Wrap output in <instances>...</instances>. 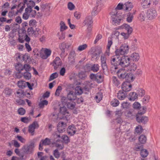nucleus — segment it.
I'll return each mask as SVG.
<instances>
[{"label":"nucleus","instance_id":"obj_22","mask_svg":"<svg viewBox=\"0 0 160 160\" xmlns=\"http://www.w3.org/2000/svg\"><path fill=\"white\" fill-rule=\"evenodd\" d=\"M151 2V0H142L141 4L143 8H146L149 6Z\"/></svg>","mask_w":160,"mask_h":160},{"label":"nucleus","instance_id":"obj_43","mask_svg":"<svg viewBox=\"0 0 160 160\" xmlns=\"http://www.w3.org/2000/svg\"><path fill=\"white\" fill-rule=\"evenodd\" d=\"M66 42H63L61 43L60 45V48L62 51V53H64L65 52V50L66 49Z\"/></svg>","mask_w":160,"mask_h":160},{"label":"nucleus","instance_id":"obj_57","mask_svg":"<svg viewBox=\"0 0 160 160\" xmlns=\"http://www.w3.org/2000/svg\"><path fill=\"white\" fill-rule=\"evenodd\" d=\"M18 111V113L21 115H24L26 112L25 110L22 108H19Z\"/></svg>","mask_w":160,"mask_h":160},{"label":"nucleus","instance_id":"obj_11","mask_svg":"<svg viewBox=\"0 0 160 160\" xmlns=\"http://www.w3.org/2000/svg\"><path fill=\"white\" fill-rule=\"evenodd\" d=\"M38 127L39 125L38 122L36 121L34 122L29 126L28 131L33 136L34 134L35 129L38 128Z\"/></svg>","mask_w":160,"mask_h":160},{"label":"nucleus","instance_id":"obj_2","mask_svg":"<svg viewBox=\"0 0 160 160\" xmlns=\"http://www.w3.org/2000/svg\"><path fill=\"white\" fill-rule=\"evenodd\" d=\"M129 49V47L128 45L123 44L116 50L115 52L117 55H124L128 53Z\"/></svg>","mask_w":160,"mask_h":160},{"label":"nucleus","instance_id":"obj_28","mask_svg":"<svg viewBox=\"0 0 160 160\" xmlns=\"http://www.w3.org/2000/svg\"><path fill=\"white\" fill-rule=\"evenodd\" d=\"M137 65L134 63H132L130 64L129 67L128 68V71L133 72L135 71L137 69ZM126 68H127V67Z\"/></svg>","mask_w":160,"mask_h":160},{"label":"nucleus","instance_id":"obj_48","mask_svg":"<svg viewBox=\"0 0 160 160\" xmlns=\"http://www.w3.org/2000/svg\"><path fill=\"white\" fill-rule=\"evenodd\" d=\"M121 105L123 108L127 109L129 108L130 104L127 102H124L122 103Z\"/></svg>","mask_w":160,"mask_h":160},{"label":"nucleus","instance_id":"obj_30","mask_svg":"<svg viewBox=\"0 0 160 160\" xmlns=\"http://www.w3.org/2000/svg\"><path fill=\"white\" fill-rule=\"evenodd\" d=\"M26 83L25 81L20 80L18 81V85L19 88H23L26 86Z\"/></svg>","mask_w":160,"mask_h":160},{"label":"nucleus","instance_id":"obj_42","mask_svg":"<svg viewBox=\"0 0 160 160\" xmlns=\"http://www.w3.org/2000/svg\"><path fill=\"white\" fill-rule=\"evenodd\" d=\"M61 138L63 142L65 143H68L70 142L68 137L66 135H64L62 136Z\"/></svg>","mask_w":160,"mask_h":160},{"label":"nucleus","instance_id":"obj_34","mask_svg":"<svg viewBox=\"0 0 160 160\" xmlns=\"http://www.w3.org/2000/svg\"><path fill=\"white\" fill-rule=\"evenodd\" d=\"M83 92V90L80 86L77 87L75 89V93L77 95H80Z\"/></svg>","mask_w":160,"mask_h":160},{"label":"nucleus","instance_id":"obj_61","mask_svg":"<svg viewBox=\"0 0 160 160\" xmlns=\"http://www.w3.org/2000/svg\"><path fill=\"white\" fill-rule=\"evenodd\" d=\"M150 97L148 95H145L144 98L142 99L143 102L145 103H146L149 102L150 99Z\"/></svg>","mask_w":160,"mask_h":160},{"label":"nucleus","instance_id":"obj_32","mask_svg":"<svg viewBox=\"0 0 160 160\" xmlns=\"http://www.w3.org/2000/svg\"><path fill=\"white\" fill-rule=\"evenodd\" d=\"M15 67L16 70L19 72H21L23 69V66L19 62L16 64Z\"/></svg>","mask_w":160,"mask_h":160},{"label":"nucleus","instance_id":"obj_24","mask_svg":"<svg viewBox=\"0 0 160 160\" xmlns=\"http://www.w3.org/2000/svg\"><path fill=\"white\" fill-rule=\"evenodd\" d=\"M138 96L136 92H131L129 94L128 97L130 100L134 101L138 98Z\"/></svg>","mask_w":160,"mask_h":160},{"label":"nucleus","instance_id":"obj_45","mask_svg":"<svg viewBox=\"0 0 160 160\" xmlns=\"http://www.w3.org/2000/svg\"><path fill=\"white\" fill-rule=\"evenodd\" d=\"M41 142H42V145H49L50 143V140L47 138L44 140H42Z\"/></svg>","mask_w":160,"mask_h":160},{"label":"nucleus","instance_id":"obj_10","mask_svg":"<svg viewBox=\"0 0 160 160\" xmlns=\"http://www.w3.org/2000/svg\"><path fill=\"white\" fill-rule=\"evenodd\" d=\"M34 144L33 143H32L28 145L25 146L23 148V151L24 153L27 154H30L32 153Z\"/></svg>","mask_w":160,"mask_h":160},{"label":"nucleus","instance_id":"obj_17","mask_svg":"<svg viewBox=\"0 0 160 160\" xmlns=\"http://www.w3.org/2000/svg\"><path fill=\"white\" fill-rule=\"evenodd\" d=\"M76 128L74 125L69 126L67 130V132L70 135L72 136L75 134L76 131Z\"/></svg>","mask_w":160,"mask_h":160},{"label":"nucleus","instance_id":"obj_52","mask_svg":"<svg viewBox=\"0 0 160 160\" xmlns=\"http://www.w3.org/2000/svg\"><path fill=\"white\" fill-rule=\"evenodd\" d=\"M23 76L26 79L29 80L31 78V75L30 72H26L23 74Z\"/></svg>","mask_w":160,"mask_h":160},{"label":"nucleus","instance_id":"obj_38","mask_svg":"<svg viewBox=\"0 0 160 160\" xmlns=\"http://www.w3.org/2000/svg\"><path fill=\"white\" fill-rule=\"evenodd\" d=\"M112 81L114 85L116 86H118L120 84L119 81L115 77L113 76L112 77Z\"/></svg>","mask_w":160,"mask_h":160},{"label":"nucleus","instance_id":"obj_41","mask_svg":"<svg viewBox=\"0 0 160 160\" xmlns=\"http://www.w3.org/2000/svg\"><path fill=\"white\" fill-rule=\"evenodd\" d=\"M140 154L142 157H146L148 155V152L146 149H142L141 150Z\"/></svg>","mask_w":160,"mask_h":160},{"label":"nucleus","instance_id":"obj_18","mask_svg":"<svg viewBox=\"0 0 160 160\" xmlns=\"http://www.w3.org/2000/svg\"><path fill=\"white\" fill-rule=\"evenodd\" d=\"M120 28L125 29L127 31V32L129 33H131L132 31V28L127 24H123L120 26Z\"/></svg>","mask_w":160,"mask_h":160},{"label":"nucleus","instance_id":"obj_33","mask_svg":"<svg viewBox=\"0 0 160 160\" xmlns=\"http://www.w3.org/2000/svg\"><path fill=\"white\" fill-rule=\"evenodd\" d=\"M101 9L100 7H99L98 6L95 7L92 12V15L95 16L98 14L100 11Z\"/></svg>","mask_w":160,"mask_h":160},{"label":"nucleus","instance_id":"obj_19","mask_svg":"<svg viewBox=\"0 0 160 160\" xmlns=\"http://www.w3.org/2000/svg\"><path fill=\"white\" fill-rule=\"evenodd\" d=\"M36 31H34L32 28H30L28 29V34L31 36H37V35L38 34V29L36 28Z\"/></svg>","mask_w":160,"mask_h":160},{"label":"nucleus","instance_id":"obj_35","mask_svg":"<svg viewBox=\"0 0 160 160\" xmlns=\"http://www.w3.org/2000/svg\"><path fill=\"white\" fill-rule=\"evenodd\" d=\"M137 95L140 97H142L145 93V91L142 88H139L137 91Z\"/></svg>","mask_w":160,"mask_h":160},{"label":"nucleus","instance_id":"obj_55","mask_svg":"<svg viewBox=\"0 0 160 160\" xmlns=\"http://www.w3.org/2000/svg\"><path fill=\"white\" fill-rule=\"evenodd\" d=\"M30 119V118L27 117H24L21 118V122L24 123H28L29 122Z\"/></svg>","mask_w":160,"mask_h":160},{"label":"nucleus","instance_id":"obj_39","mask_svg":"<svg viewBox=\"0 0 160 160\" xmlns=\"http://www.w3.org/2000/svg\"><path fill=\"white\" fill-rule=\"evenodd\" d=\"M48 102L46 100H44L41 101L39 103V106L41 108H43L44 105H47Z\"/></svg>","mask_w":160,"mask_h":160},{"label":"nucleus","instance_id":"obj_63","mask_svg":"<svg viewBox=\"0 0 160 160\" xmlns=\"http://www.w3.org/2000/svg\"><path fill=\"white\" fill-rule=\"evenodd\" d=\"M35 3L32 0L29 1V2L27 3V8H31L35 5Z\"/></svg>","mask_w":160,"mask_h":160},{"label":"nucleus","instance_id":"obj_15","mask_svg":"<svg viewBox=\"0 0 160 160\" xmlns=\"http://www.w3.org/2000/svg\"><path fill=\"white\" fill-rule=\"evenodd\" d=\"M66 126V123L62 122H59L57 126V129L59 132L62 133L65 131V129Z\"/></svg>","mask_w":160,"mask_h":160},{"label":"nucleus","instance_id":"obj_50","mask_svg":"<svg viewBox=\"0 0 160 160\" xmlns=\"http://www.w3.org/2000/svg\"><path fill=\"white\" fill-rule=\"evenodd\" d=\"M75 103L74 102H68L67 103V106L68 108L71 109L74 108Z\"/></svg>","mask_w":160,"mask_h":160},{"label":"nucleus","instance_id":"obj_7","mask_svg":"<svg viewBox=\"0 0 160 160\" xmlns=\"http://www.w3.org/2000/svg\"><path fill=\"white\" fill-rule=\"evenodd\" d=\"M68 114V112L67 111V108L66 107L64 106H63L62 107H61L60 108L59 111V113L58 115H57V114L55 115L54 114L53 115V119H55L56 117H57V118H56V119H58V118H59L60 119H62L64 118V117H63L62 118H61L59 116L60 115H66V116H67Z\"/></svg>","mask_w":160,"mask_h":160},{"label":"nucleus","instance_id":"obj_58","mask_svg":"<svg viewBox=\"0 0 160 160\" xmlns=\"http://www.w3.org/2000/svg\"><path fill=\"white\" fill-rule=\"evenodd\" d=\"M60 30L61 31L65 30L67 28V27L65 26L64 23L63 22H61L60 23Z\"/></svg>","mask_w":160,"mask_h":160},{"label":"nucleus","instance_id":"obj_29","mask_svg":"<svg viewBox=\"0 0 160 160\" xmlns=\"http://www.w3.org/2000/svg\"><path fill=\"white\" fill-rule=\"evenodd\" d=\"M139 142L141 144H145L147 141V138L143 135H141L138 138Z\"/></svg>","mask_w":160,"mask_h":160},{"label":"nucleus","instance_id":"obj_3","mask_svg":"<svg viewBox=\"0 0 160 160\" xmlns=\"http://www.w3.org/2000/svg\"><path fill=\"white\" fill-rule=\"evenodd\" d=\"M36 15L35 10H32L31 8H27L25 9V12L23 14L22 18L24 20L28 19L29 17H34Z\"/></svg>","mask_w":160,"mask_h":160},{"label":"nucleus","instance_id":"obj_5","mask_svg":"<svg viewBox=\"0 0 160 160\" xmlns=\"http://www.w3.org/2000/svg\"><path fill=\"white\" fill-rule=\"evenodd\" d=\"M130 60L128 56H123L118 59L119 65L126 68L130 64Z\"/></svg>","mask_w":160,"mask_h":160},{"label":"nucleus","instance_id":"obj_49","mask_svg":"<svg viewBox=\"0 0 160 160\" xmlns=\"http://www.w3.org/2000/svg\"><path fill=\"white\" fill-rule=\"evenodd\" d=\"M142 129L141 125H138L135 128V132L137 133H140L142 132Z\"/></svg>","mask_w":160,"mask_h":160},{"label":"nucleus","instance_id":"obj_37","mask_svg":"<svg viewBox=\"0 0 160 160\" xmlns=\"http://www.w3.org/2000/svg\"><path fill=\"white\" fill-rule=\"evenodd\" d=\"M99 66L97 64L92 65L91 67V70L94 72H97L99 70Z\"/></svg>","mask_w":160,"mask_h":160},{"label":"nucleus","instance_id":"obj_23","mask_svg":"<svg viewBox=\"0 0 160 160\" xmlns=\"http://www.w3.org/2000/svg\"><path fill=\"white\" fill-rule=\"evenodd\" d=\"M117 98L120 100H123L126 97V95L125 93L120 91L117 93Z\"/></svg>","mask_w":160,"mask_h":160},{"label":"nucleus","instance_id":"obj_51","mask_svg":"<svg viewBox=\"0 0 160 160\" xmlns=\"http://www.w3.org/2000/svg\"><path fill=\"white\" fill-rule=\"evenodd\" d=\"M62 89V88L61 86H58L56 89L55 92V95L56 96H58L60 94V93L61 92Z\"/></svg>","mask_w":160,"mask_h":160},{"label":"nucleus","instance_id":"obj_14","mask_svg":"<svg viewBox=\"0 0 160 160\" xmlns=\"http://www.w3.org/2000/svg\"><path fill=\"white\" fill-rule=\"evenodd\" d=\"M100 59L102 67L103 72H104V71L106 70L107 69V66L106 62L107 58L105 55H102L101 56Z\"/></svg>","mask_w":160,"mask_h":160},{"label":"nucleus","instance_id":"obj_13","mask_svg":"<svg viewBox=\"0 0 160 160\" xmlns=\"http://www.w3.org/2000/svg\"><path fill=\"white\" fill-rule=\"evenodd\" d=\"M118 55H117L116 54L115 55L113 56L111 58V64L113 65L114 67V69H117V65H119V61H118V59H119V58L118 57Z\"/></svg>","mask_w":160,"mask_h":160},{"label":"nucleus","instance_id":"obj_1","mask_svg":"<svg viewBox=\"0 0 160 160\" xmlns=\"http://www.w3.org/2000/svg\"><path fill=\"white\" fill-rule=\"evenodd\" d=\"M110 15L112 24L116 26L119 25L122 18V13L112 11Z\"/></svg>","mask_w":160,"mask_h":160},{"label":"nucleus","instance_id":"obj_26","mask_svg":"<svg viewBox=\"0 0 160 160\" xmlns=\"http://www.w3.org/2000/svg\"><path fill=\"white\" fill-rule=\"evenodd\" d=\"M137 120L139 123H145L148 121V119L147 117L142 116L140 117H137Z\"/></svg>","mask_w":160,"mask_h":160},{"label":"nucleus","instance_id":"obj_64","mask_svg":"<svg viewBox=\"0 0 160 160\" xmlns=\"http://www.w3.org/2000/svg\"><path fill=\"white\" fill-rule=\"evenodd\" d=\"M126 116L128 117L133 118L134 115H133V113L130 111H128L126 113Z\"/></svg>","mask_w":160,"mask_h":160},{"label":"nucleus","instance_id":"obj_36","mask_svg":"<svg viewBox=\"0 0 160 160\" xmlns=\"http://www.w3.org/2000/svg\"><path fill=\"white\" fill-rule=\"evenodd\" d=\"M123 5L122 4L119 3L117 7L114 9H113L112 11L117 12V13H119L118 10H121L123 8Z\"/></svg>","mask_w":160,"mask_h":160},{"label":"nucleus","instance_id":"obj_44","mask_svg":"<svg viewBox=\"0 0 160 160\" xmlns=\"http://www.w3.org/2000/svg\"><path fill=\"white\" fill-rule=\"evenodd\" d=\"M57 36L59 39L61 40L64 39L65 38V34L63 32H58L57 34Z\"/></svg>","mask_w":160,"mask_h":160},{"label":"nucleus","instance_id":"obj_21","mask_svg":"<svg viewBox=\"0 0 160 160\" xmlns=\"http://www.w3.org/2000/svg\"><path fill=\"white\" fill-rule=\"evenodd\" d=\"M76 94L73 91H70L67 95L68 99L70 100H75L76 98Z\"/></svg>","mask_w":160,"mask_h":160},{"label":"nucleus","instance_id":"obj_27","mask_svg":"<svg viewBox=\"0 0 160 160\" xmlns=\"http://www.w3.org/2000/svg\"><path fill=\"white\" fill-rule=\"evenodd\" d=\"M103 74L100 73H98L96 74L95 80L98 83L101 82L103 81Z\"/></svg>","mask_w":160,"mask_h":160},{"label":"nucleus","instance_id":"obj_20","mask_svg":"<svg viewBox=\"0 0 160 160\" xmlns=\"http://www.w3.org/2000/svg\"><path fill=\"white\" fill-rule=\"evenodd\" d=\"M132 7V3L129 2L125 3L123 5V8L126 10L130 11Z\"/></svg>","mask_w":160,"mask_h":160},{"label":"nucleus","instance_id":"obj_25","mask_svg":"<svg viewBox=\"0 0 160 160\" xmlns=\"http://www.w3.org/2000/svg\"><path fill=\"white\" fill-rule=\"evenodd\" d=\"M130 58L134 61H137L139 58V55L138 53L133 52L130 54Z\"/></svg>","mask_w":160,"mask_h":160},{"label":"nucleus","instance_id":"obj_4","mask_svg":"<svg viewBox=\"0 0 160 160\" xmlns=\"http://www.w3.org/2000/svg\"><path fill=\"white\" fill-rule=\"evenodd\" d=\"M128 68H122L118 71L117 72L118 77L122 79L125 78L128 80L131 78V74L128 72Z\"/></svg>","mask_w":160,"mask_h":160},{"label":"nucleus","instance_id":"obj_31","mask_svg":"<svg viewBox=\"0 0 160 160\" xmlns=\"http://www.w3.org/2000/svg\"><path fill=\"white\" fill-rule=\"evenodd\" d=\"M102 93L101 92H99L96 95L95 99L97 102H99L102 99Z\"/></svg>","mask_w":160,"mask_h":160},{"label":"nucleus","instance_id":"obj_60","mask_svg":"<svg viewBox=\"0 0 160 160\" xmlns=\"http://www.w3.org/2000/svg\"><path fill=\"white\" fill-rule=\"evenodd\" d=\"M53 155L56 158H58L60 156V154L57 149H56L53 151Z\"/></svg>","mask_w":160,"mask_h":160},{"label":"nucleus","instance_id":"obj_53","mask_svg":"<svg viewBox=\"0 0 160 160\" xmlns=\"http://www.w3.org/2000/svg\"><path fill=\"white\" fill-rule=\"evenodd\" d=\"M58 74L57 72H55L52 74L50 77L49 81H51L53 80L58 77Z\"/></svg>","mask_w":160,"mask_h":160},{"label":"nucleus","instance_id":"obj_62","mask_svg":"<svg viewBox=\"0 0 160 160\" xmlns=\"http://www.w3.org/2000/svg\"><path fill=\"white\" fill-rule=\"evenodd\" d=\"M74 17L77 19H79L80 18L81 14V13L78 12H75L74 13Z\"/></svg>","mask_w":160,"mask_h":160},{"label":"nucleus","instance_id":"obj_40","mask_svg":"<svg viewBox=\"0 0 160 160\" xmlns=\"http://www.w3.org/2000/svg\"><path fill=\"white\" fill-rule=\"evenodd\" d=\"M111 103L113 107H116L119 105V102L118 100L114 99L111 102Z\"/></svg>","mask_w":160,"mask_h":160},{"label":"nucleus","instance_id":"obj_9","mask_svg":"<svg viewBox=\"0 0 160 160\" xmlns=\"http://www.w3.org/2000/svg\"><path fill=\"white\" fill-rule=\"evenodd\" d=\"M147 18L150 20L154 18L157 16V12L156 9L152 8L148 9L147 12Z\"/></svg>","mask_w":160,"mask_h":160},{"label":"nucleus","instance_id":"obj_6","mask_svg":"<svg viewBox=\"0 0 160 160\" xmlns=\"http://www.w3.org/2000/svg\"><path fill=\"white\" fill-rule=\"evenodd\" d=\"M51 50L47 48H42L40 53V57L43 59H46L51 55Z\"/></svg>","mask_w":160,"mask_h":160},{"label":"nucleus","instance_id":"obj_56","mask_svg":"<svg viewBox=\"0 0 160 160\" xmlns=\"http://www.w3.org/2000/svg\"><path fill=\"white\" fill-rule=\"evenodd\" d=\"M12 92V90L9 88H6L4 91V93L6 95L9 96Z\"/></svg>","mask_w":160,"mask_h":160},{"label":"nucleus","instance_id":"obj_12","mask_svg":"<svg viewBox=\"0 0 160 160\" xmlns=\"http://www.w3.org/2000/svg\"><path fill=\"white\" fill-rule=\"evenodd\" d=\"M55 69H57L61 66L62 62L60 58L58 57H56L52 63Z\"/></svg>","mask_w":160,"mask_h":160},{"label":"nucleus","instance_id":"obj_59","mask_svg":"<svg viewBox=\"0 0 160 160\" xmlns=\"http://www.w3.org/2000/svg\"><path fill=\"white\" fill-rule=\"evenodd\" d=\"M101 51H99L98 53H94L92 56V58H94L95 59H97L99 57V54L101 52Z\"/></svg>","mask_w":160,"mask_h":160},{"label":"nucleus","instance_id":"obj_46","mask_svg":"<svg viewBox=\"0 0 160 160\" xmlns=\"http://www.w3.org/2000/svg\"><path fill=\"white\" fill-rule=\"evenodd\" d=\"M145 13L142 12L139 14V18L141 21H143L145 20Z\"/></svg>","mask_w":160,"mask_h":160},{"label":"nucleus","instance_id":"obj_47","mask_svg":"<svg viewBox=\"0 0 160 160\" xmlns=\"http://www.w3.org/2000/svg\"><path fill=\"white\" fill-rule=\"evenodd\" d=\"M127 21L128 22H131L133 18V15L131 13H128L127 15Z\"/></svg>","mask_w":160,"mask_h":160},{"label":"nucleus","instance_id":"obj_54","mask_svg":"<svg viewBox=\"0 0 160 160\" xmlns=\"http://www.w3.org/2000/svg\"><path fill=\"white\" fill-rule=\"evenodd\" d=\"M88 46L86 44H84L79 46L78 48V50L81 51L85 49Z\"/></svg>","mask_w":160,"mask_h":160},{"label":"nucleus","instance_id":"obj_16","mask_svg":"<svg viewBox=\"0 0 160 160\" xmlns=\"http://www.w3.org/2000/svg\"><path fill=\"white\" fill-rule=\"evenodd\" d=\"M132 88V85L128 82H124L122 85V90L125 92L130 91Z\"/></svg>","mask_w":160,"mask_h":160},{"label":"nucleus","instance_id":"obj_8","mask_svg":"<svg viewBox=\"0 0 160 160\" xmlns=\"http://www.w3.org/2000/svg\"><path fill=\"white\" fill-rule=\"evenodd\" d=\"M92 18L91 16L86 17L83 22L84 25L87 27V30L89 32L92 30Z\"/></svg>","mask_w":160,"mask_h":160}]
</instances>
